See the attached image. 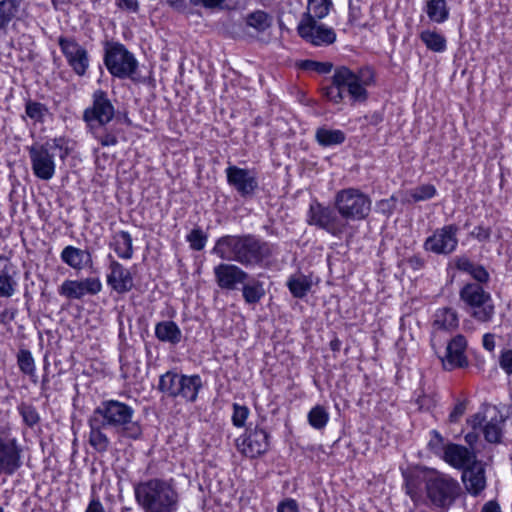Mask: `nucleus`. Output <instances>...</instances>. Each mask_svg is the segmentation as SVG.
I'll return each mask as SVG.
<instances>
[{
	"instance_id": "nucleus-1",
	"label": "nucleus",
	"mask_w": 512,
	"mask_h": 512,
	"mask_svg": "<svg viewBox=\"0 0 512 512\" xmlns=\"http://www.w3.org/2000/svg\"><path fill=\"white\" fill-rule=\"evenodd\" d=\"M135 410L118 400L102 401L88 418L89 444L99 453L110 447V439L104 429L114 430L119 437L137 440L142 436L140 423L134 420Z\"/></svg>"
},
{
	"instance_id": "nucleus-2",
	"label": "nucleus",
	"mask_w": 512,
	"mask_h": 512,
	"mask_svg": "<svg viewBox=\"0 0 512 512\" xmlns=\"http://www.w3.org/2000/svg\"><path fill=\"white\" fill-rule=\"evenodd\" d=\"M212 253L227 262L245 267L260 265L271 255L266 242L252 235H225L217 239Z\"/></svg>"
},
{
	"instance_id": "nucleus-3",
	"label": "nucleus",
	"mask_w": 512,
	"mask_h": 512,
	"mask_svg": "<svg viewBox=\"0 0 512 512\" xmlns=\"http://www.w3.org/2000/svg\"><path fill=\"white\" fill-rule=\"evenodd\" d=\"M134 497L143 512H177L180 494L173 479L148 478L134 484Z\"/></svg>"
},
{
	"instance_id": "nucleus-4",
	"label": "nucleus",
	"mask_w": 512,
	"mask_h": 512,
	"mask_svg": "<svg viewBox=\"0 0 512 512\" xmlns=\"http://www.w3.org/2000/svg\"><path fill=\"white\" fill-rule=\"evenodd\" d=\"M424 488L426 503L438 512H448L462 495L457 479L435 470L425 476Z\"/></svg>"
},
{
	"instance_id": "nucleus-5",
	"label": "nucleus",
	"mask_w": 512,
	"mask_h": 512,
	"mask_svg": "<svg viewBox=\"0 0 512 512\" xmlns=\"http://www.w3.org/2000/svg\"><path fill=\"white\" fill-rule=\"evenodd\" d=\"M66 144V140L59 137L29 148L31 167L37 178L45 181L53 178L56 168L55 157L64 159L69 154Z\"/></svg>"
},
{
	"instance_id": "nucleus-6",
	"label": "nucleus",
	"mask_w": 512,
	"mask_h": 512,
	"mask_svg": "<svg viewBox=\"0 0 512 512\" xmlns=\"http://www.w3.org/2000/svg\"><path fill=\"white\" fill-rule=\"evenodd\" d=\"M373 82V74L369 69L353 71L346 66L334 70L333 84L347 92L353 102H365L368 98L367 86Z\"/></svg>"
},
{
	"instance_id": "nucleus-7",
	"label": "nucleus",
	"mask_w": 512,
	"mask_h": 512,
	"mask_svg": "<svg viewBox=\"0 0 512 512\" xmlns=\"http://www.w3.org/2000/svg\"><path fill=\"white\" fill-rule=\"evenodd\" d=\"M334 204L338 214L347 223L349 220H364L371 211V199L356 188H346L338 191L335 195Z\"/></svg>"
},
{
	"instance_id": "nucleus-8",
	"label": "nucleus",
	"mask_w": 512,
	"mask_h": 512,
	"mask_svg": "<svg viewBox=\"0 0 512 512\" xmlns=\"http://www.w3.org/2000/svg\"><path fill=\"white\" fill-rule=\"evenodd\" d=\"M460 299L471 310L470 314L479 322H490L495 306L489 292L477 283L466 284L459 292Z\"/></svg>"
},
{
	"instance_id": "nucleus-9",
	"label": "nucleus",
	"mask_w": 512,
	"mask_h": 512,
	"mask_svg": "<svg viewBox=\"0 0 512 512\" xmlns=\"http://www.w3.org/2000/svg\"><path fill=\"white\" fill-rule=\"evenodd\" d=\"M307 223L325 230L334 237H341L348 228V223L341 218L337 210L323 206L317 201L310 204Z\"/></svg>"
},
{
	"instance_id": "nucleus-10",
	"label": "nucleus",
	"mask_w": 512,
	"mask_h": 512,
	"mask_svg": "<svg viewBox=\"0 0 512 512\" xmlns=\"http://www.w3.org/2000/svg\"><path fill=\"white\" fill-rule=\"evenodd\" d=\"M104 62L108 71L120 79H132L138 67L134 55L120 43H114L106 49Z\"/></svg>"
},
{
	"instance_id": "nucleus-11",
	"label": "nucleus",
	"mask_w": 512,
	"mask_h": 512,
	"mask_svg": "<svg viewBox=\"0 0 512 512\" xmlns=\"http://www.w3.org/2000/svg\"><path fill=\"white\" fill-rule=\"evenodd\" d=\"M23 450L17 439L0 431V476H13L23 465Z\"/></svg>"
},
{
	"instance_id": "nucleus-12",
	"label": "nucleus",
	"mask_w": 512,
	"mask_h": 512,
	"mask_svg": "<svg viewBox=\"0 0 512 512\" xmlns=\"http://www.w3.org/2000/svg\"><path fill=\"white\" fill-rule=\"evenodd\" d=\"M458 231L459 228L455 224H448L437 228L424 241V250L437 255L452 254L458 246Z\"/></svg>"
},
{
	"instance_id": "nucleus-13",
	"label": "nucleus",
	"mask_w": 512,
	"mask_h": 512,
	"mask_svg": "<svg viewBox=\"0 0 512 512\" xmlns=\"http://www.w3.org/2000/svg\"><path fill=\"white\" fill-rule=\"evenodd\" d=\"M93 104L84 110L83 119L89 125H107L115 115V108L103 90L94 91Z\"/></svg>"
},
{
	"instance_id": "nucleus-14",
	"label": "nucleus",
	"mask_w": 512,
	"mask_h": 512,
	"mask_svg": "<svg viewBox=\"0 0 512 512\" xmlns=\"http://www.w3.org/2000/svg\"><path fill=\"white\" fill-rule=\"evenodd\" d=\"M297 30L301 38L314 46L330 45L336 40V33L332 28L310 17H303Z\"/></svg>"
},
{
	"instance_id": "nucleus-15",
	"label": "nucleus",
	"mask_w": 512,
	"mask_h": 512,
	"mask_svg": "<svg viewBox=\"0 0 512 512\" xmlns=\"http://www.w3.org/2000/svg\"><path fill=\"white\" fill-rule=\"evenodd\" d=\"M102 282L98 277H87L79 280H65L58 292L69 300H81L85 296H94L101 292Z\"/></svg>"
},
{
	"instance_id": "nucleus-16",
	"label": "nucleus",
	"mask_w": 512,
	"mask_h": 512,
	"mask_svg": "<svg viewBox=\"0 0 512 512\" xmlns=\"http://www.w3.org/2000/svg\"><path fill=\"white\" fill-rule=\"evenodd\" d=\"M236 447L243 455L250 458L262 455L269 447L268 433L258 427L248 429L245 435L236 439Z\"/></svg>"
},
{
	"instance_id": "nucleus-17",
	"label": "nucleus",
	"mask_w": 512,
	"mask_h": 512,
	"mask_svg": "<svg viewBox=\"0 0 512 512\" xmlns=\"http://www.w3.org/2000/svg\"><path fill=\"white\" fill-rule=\"evenodd\" d=\"M58 44L69 66L77 75L83 76L89 66L87 50L73 38L60 37Z\"/></svg>"
},
{
	"instance_id": "nucleus-18",
	"label": "nucleus",
	"mask_w": 512,
	"mask_h": 512,
	"mask_svg": "<svg viewBox=\"0 0 512 512\" xmlns=\"http://www.w3.org/2000/svg\"><path fill=\"white\" fill-rule=\"evenodd\" d=\"M225 172L228 184L242 197L252 196L258 188L257 176L253 170L231 165L226 168Z\"/></svg>"
},
{
	"instance_id": "nucleus-19",
	"label": "nucleus",
	"mask_w": 512,
	"mask_h": 512,
	"mask_svg": "<svg viewBox=\"0 0 512 512\" xmlns=\"http://www.w3.org/2000/svg\"><path fill=\"white\" fill-rule=\"evenodd\" d=\"M109 265L106 275L107 285L117 294H126L134 287V278L131 271L124 267L111 255L108 256Z\"/></svg>"
},
{
	"instance_id": "nucleus-20",
	"label": "nucleus",
	"mask_w": 512,
	"mask_h": 512,
	"mask_svg": "<svg viewBox=\"0 0 512 512\" xmlns=\"http://www.w3.org/2000/svg\"><path fill=\"white\" fill-rule=\"evenodd\" d=\"M213 273L218 287L225 290H235L250 278L246 271L232 263L218 264Z\"/></svg>"
},
{
	"instance_id": "nucleus-21",
	"label": "nucleus",
	"mask_w": 512,
	"mask_h": 512,
	"mask_svg": "<svg viewBox=\"0 0 512 512\" xmlns=\"http://www.w3.org/2000/svg\"><path fill=\"white\" fill-rule=\"evenodd\" d=\"M443 459L453 468L463 471L477 463L475 451L454 443H449L444 447Z\"/></svg>"
},
{
	"instance_id": "nucleus-22",
	"label": "nucleus",
	"mask_w": 512,
	"mask_h": 512,
	"mask_svg": "<svg viewBox=\"0 0 512 512\" xmlns=\"http://www.w3.org/2000/svg\"><path fill=\"white\" fill-rule=\"evenodd\" d=\"M466 346L467 341L463 335H457L451 339L447 345L445 357L442 358V364L446 370L467 365V358L464 354Z\"/></svg>"
},
{
	"instance_id": "nucleus-23",
	"label": "nucleus",
	"mask_w": 512,
	"mask_h": 512,
	"mask_svg": "<svg viewBox=\"0 0 512 512\" xmlns=\"http://www.w3.org/2000/svg\"><path fill=\"white\" fill-rule=\"evenodd\" d=\"M461 479L466 491L471 496H479L486 488L485 469L478 462L465 469Z\"/></svg>"
},
{
	"instance_id": "nucleus-24",
	"label": "nucleus",
	"mask_w": 512,
	"mask_h": 512,
	"mask_svg": "<svg viewBox=\"0 0 512 512\" xmlns=\"http://www.w3.org/2000/svg\"><path fill=\"white\" fill-rule=\"evenodd\" d=\"M17 270L9 258L0 255V297H12L17 288Z\"/></svg>"
},
{
	"instance_id": "nucleus-25",
	"label": "nucleus",
	"mask_w": 512,
	"mask_h": 512,
	"mask_svg": "<svg viewBox=\"0 0 512 512\" xmlns=\"http://www.w3.org/2000/svg\"><path fill=\"white\" fill-rule=\"evenodd\" d=\"M60 258L63 263L74 270H82L92 265V256L89 251L68 245L61 251Z\"/></svg>"
},
{
	"instance_id": "nucleus-26",
	"label": "nucleus",
	"mask_w": 512,
	"mask_h": 512,
	"mask_svg": "<svg viewBox=\"0 0 512 512\" xmlns=\"http://www.w3.org/2000/svg\"><path fill=\"white\" fill-rule=\"evenodd\" d=\"M203 383L199 375H180L177 397L195 402Z\"/></svg>"
},
{
	"instance_id": "nucleus-27",
	"label": "nucleus",
	"mask_w": 512,
	"mask_h": 512,
	"mask_svg": "<svg viewBox=\"0 0 512 512\" xmlns=\"http://www.w3.org/2000/svg\"><path fill=\"white\" fill-rule=\"evenodd\" d=\"M155 335L158 340L173 345L178 344L182 338V332L178 325L173 321H162L156 324Z\"/></svg>"
},
{
	"instance_id": "nucleus-28",
	"label": "nucleus",
	"mask_w": 512,
	"mask_h": 512,
	"mask_svg": "<svg viewBox=\"0 0 512 512\" xmlns=\"http://www.w3.org/2000/svg\"><path fill=\"white\" fill-rule=\"evenodd\" d=\"M113 249L119 258L129 260L133 256L132 237L127 231H119L113 236Z\"/></svg>"
},
{
	"instance_id": "nucleus-29",
	"label": "nucleus",
	"mask_w": 512,
	"mask_h": 512,
	"mask_svg": "<svg viewBox=\"0 0 512 512\" xmlns=\"http://www.w3.org/2000/svg\"><path fill=\"white\" fill-rule=\"evenodd\" d=\"M433 325L436 329L452 330L458 326V316L452 308H440L434 315Z\"/></svg>"
},
{
	"instance_id": "nucleus-30",
	"label": "nucleus",
	"mask_w": 512,
	"mask_h": 512,
	"mask_svg": "<svg viewBox=\"0 0 512 512\" xmlns=\"http://www.w3.org/2000/svg\"><path fill=\"white\" fill-rule=\"evenodd\" d=\"M315 138L319 145L328 147L342 144L346 136L342 130L320 127L315 132Z\"/></svg>"
},
{
	"instance_id": "nucleus-31",
	"label": "nucleus",
	"mask_w": 512,
	"mask_h": 512,
	"mask_svg": "<svg viewBox=\"0 0 512 512\" xmlns=\"http://www.w3.org/2000/svg\"><path fill=\"white\" fill-rule=\"evenodd\" d=\"M242 285V296L246 304H256L265 296V289L262 282L250 279Z\"/></svg>"
},
{
	"instance_id": "nucleus-32",
	"label": "nucleus",
	"mask_w": 512,
	"mask_h": 512,
	"mask_svg": "<svg viewBox=\"0 0 512 512\" xmlns=\"http://www.w3.org/2000/svg\"><path fill=\"white\" fill-rule=\"evenodd\" d=\"M245 23L248 27L255 29L259 33H263L272 26L273 17L265 11L256 10L247 14Z\"/></svg>"
},
{
	"instance_id": "nucleus-33",
	"label": "nucleus",
	"mask_w": 512,
	"mask_h": 512,
	"mask_svg": "<svg viewBox=\"0 0 512 512\" xmlns=\"http://www.w3.org/2000/svg\"><path fill=\"white\" fill-rule=\"evenodd\" d=\"M419 37L426 48L433 52L442 53L447 48L445 36L435 30H424Z\"/></svg>"
},
{
	"instance_id": "nucleus-34",
	"label": "nucleus",
	"mask_w": 512,
	"mask_h": 512,
	"mask_svg": "<svg viewBox=\"0 0 512 512\" xmlns=\"http://www.w3.org/2000/svg\"><path fill=\"white\" fill-rule=\"evenodd\" d=\"M428 18L435 23L441 24L449 17V9L446 0H428L426 3Z\"/></svg>"
},
{
	"instance_id": "nucleus-35",
	"label": "nucleus",
	"mask_w": 512,
	"mask_h": 512,
	"mask_svg": "<svg viewBox=\"0 0 512 512\" xmlns=\"http://www.w3.org/2000/svg\"><path fill=\"white\" fill-rule=\"evenodd\" d=\"M503 419L501 416L491 417L483 426L484 438L489 443H499L502 438Z\"/></svg>"
},
{
	"instance_id": "nucleus-36",
	"label": "nucleus",
	"mask_w": 512,
	"mask_h": 512,
	"mask_svg": "<svg viewBox=\"0 0 512 512\" xmlns=\"http://www.w3.org/2000/svg\"><path fill=\"white\" fill-rule=\"evenodd\" d=\"M180 374L168 371L160 376L158 389L169 397L177 398Z\"/></svg>"
},
{
	"instance_id": "nucleus-37",
	"label": "nucleus",
	"mask_w": 512,
	"mask_h": 512,
	"mask_svg": "<svg viewBox=\"0 0 512 512\" xmlns=\"http://www.w3.org/2000/svg\"><path fill=\"white\" fill-rule=\"evenodd\" d=\"M332 7L331 0H308L307 13L303 17L320 20L326 17Z\"/></svg>"
},
{
	"instance_id": "nucleus-38",
	"label": "nucleus",
	"mask_w": 512,
	"mask_h": 512,
	"mask_svg": "<svg viewBox=\"0 0 512 512\" xmlns=\"http://www.w3.org/2000/svg\"><path fill=\"white\" fill-rule=\"evenodd\" d=\"M91 132L96 140L100 142L103 147L115 146L118 143L117 132L113 129H108L105 126L91 125Z\"/></svg>"
},
{
	"instance_id": "nucleus-39",
	"label": "nucleus",
	"mask_w": 512,
	"mask_h": 512,
	"mask_svg": "<svg viewBox=\"0 0 512 512\" xmlns=\"http://www.w3.org/2000/svg\"><path fill=\"white\" fill-rule=\"evenodd\" d=\"M287 285L291 294L296 298H303L311 289V281L304 275L290 277Z\"/></svg>"
},
{
	"instance_id": "nucleus-40",
	"label": "nucleus",
	"mask_w": 512,
	"mask_h": 512,
	"mask_svg": "<svg viewBox=\"0 0 512 512\" xmlns=\"http://www.w3.org/2000/svg\"><path fill=\"white\" fill-rule=\"evenodd\" d=\"M307 418L313 428L320 430L327 425L329 414L323 406L316 405L309 411Z\"/></svg>"
},
{
	"instance_id": "nucleus-41",
	"label": "nucleus",
	"mask_w": 512,
	"mask_h": 512,
	"mask_svg": "<svg viewBox=\"0 0 512 512\" xmlns=\"http://www.w3.org/2000/svg\"><path fill=\"white\" fill-rule=\"evenodd\" d=\"M17 13V4L14 0L0 1V30L4 29Z\"/></svg>"
},
{
	"instance_id": "nucleus-42",
	"label": "nucleus",
	"mask_w": 512,
	"mask_h": 512,
	"mask_svg": "<svg viewBox=\"0 0 512 512\" xmlns=\"http://www.w3.org/2000/svg\"><path fill=\"white\" fill-rule=\"evenodd\" d=\"M17 364L22 373L30 376H33L35 374L34 358L29 350H19L17 354Z\"/></svg>"
},
{
	"instance_id": "nucleus-43",
	"label": "nucleus",
	"mask_w": 512,
	"mask_h": 512,
	"mask_svg": "<svg viewBox=\"0 0 512 512\" xmlns=\"http://www.w3.org/2000/svg\"><path fill=\"white\" fill-rule=\"evenodd\" d=\"M26 115L35 122H43L48 113L47 107L36 101H27L25 106Z\"/></svg>"
},
{
	"instance_id": "nucleus-44",
	"label": "nucleus",
	"mask_w": 512,
	"mask_h": 512,
	"mask_svg": "<svg viewBox=\"0 0 512 512\" xmlns=\"http://www.w3.org/2000/svg\"><path fill=\"white\" fill-rule=\"evenodd\" d=\"M436 194V188L432 184H424L416 187L411 192V197L415 202L431 199Z\"/></svg>"
},
{
	"instance_id": "nucleus-45",
	"label": "nucleus",
	"mask_w": 512,
	"mask_h": 512,
	"mask_svg": "<svg viewBox=\"0 0 512 512\" xmlns=\"http://www.w3.org/2000/svg\"><path fill=\"white\" fill-rule=\"evenodd\" d=\"M187 241L193 250L200 251L206 245L207 236L200 228H196L187 235Z\"/></svg>"
},
{
	"instance_id": "nucleus-46",
	"label": "nucleus",
	"mask_w": 512,
	"mask_h": 512,
	"mask_svg": "<svg viewBox=\"0 0 512 512\" xmlns=\"http://www.w3.org/2000/svg\"><path fill=\"white\" fill-rule=\"evenodd\" d=\"M249 415V409L246 406L234 404L232 422L236 427H243Z\"/></svg>"
},
{
	"instance_id": "nucleus-47",
	"label": "nucleus",
	"mask_w": 512,
	"mask_h": 512,
	"mask_svg": "<svg viewBox=\"0 0 512 512\" xmlns=\"http://www.w3.org/2000/svg\"><path fill=\"white\" fill-rule=\"evenodd\" d=\"M302 67L305 70L315 71L319 74H327L331 72L333 65L330 62H318L313 60H306L303 62Z\"/></svg>"
},
{
	"instance_id": "nucleus-48",
	"label": "nucleus",
	"mask_w": 512,
	"mask_h": 512,
	"mask_svg": "<svg viewBox=\"0 0 512 512\" xmlns=\"http://www.w3.org/2000/svg\"><path fill=\"white\" fill-rule=\"evenodd\" d=\"M20 414L23 417L24 422L28 426H34L39 421V415L36 409L30 405H22L20 408Z\"/></svg>"
},
{
	"instance_id": "nucleus-49",
	"label": "nucleus",
	"mask_w": 512,
	"mask_h": 512,
	"mask_svg": "<svg viewBox=\"0 0 512 512\" xmlns=\"http://www.w3.org/2000/svg\"><path fill=\"white\" fill-rule=\"evenodd\" d=\"M498 363L507 375H512V349L501 350Z\"/></svg>"
},
{
	"instance_id": "nucleus-50",
	"label": "nucleus",
	"mask_w": 512,
	"mask_h": 512,
	"mask_svg": "<svg viewBox=\"0 0 512 512\" xmlns=\"http://www.w3.org/2000/svg\"><path fill=\"white\" fill-rule=\"evenodd\" d=\"M325 96L333 103H340L344 99V93L340 87L333 84L324 88Z\"/></svg>"
},
{
	"instance_id": "nucleus-51",
	"label": "nucleus",
	"mask_w": 512,
	"mask_h": 512,
	"mask_svg": "<svg viewBox=\"0 0 512 512\" xmlns=\"http://www.w3.org/2000/svg\"><path fill=\"white\" fill-rule=\"evenodd\" d=\"M467 400L459 401L449 414V421L451 423H457L460 418L465 414L467 409Z\"/></svg>"
},
{
	"instance_id": "nucleus-52",
	"label": "nucleus",
	"mask_w": 512,
	"mask_h": 512,
	"mask_svg": "<svg viewBox=\"0 0 512 512\" xmlns=\"http://www.w3.org/2000/svg\"><path fill=\"white\" fill-rule=\"evenodd\" d=\"M470 235L480 242H486L490 240L491 229L489 227L479 225L473 229Z\"/></svg>"
},
{
	"instance_id": "nucleus-53",
	"label": "nucleus",
	"mask_w": 512,
	"mask_h": 512,
	"mask_svg": "<svg viewBox=\"0 0 512 512\" xmlns=\"http://www.w3.org/2000/svg\"><path fill=\"white\" fill-rule=\"evenodd\" d=\"M194 5H201L206 9H223L226 0H189Z\"/></svg>"
},
{
	"instance_id": "nucleus-54",
	"label": "nucleus",
	"mask_w": 512,
	"mask_h": 512,
	"mask_svg": "<svg viewBox=\"0 0 512 512\" xmlns=\"http://www.w3.org/2000/svg\"><path fill=\"white\" fill-rule=\"evenodd\" d=\"M277 512H299L298 503L292 498H286L278 503Z\"/></svg>"
},
{
	"instance_id": "nucleus-55",
	"label": "nucleus",
	"mask_w": 512,
	"mask_h": 512,
	"mask_svg": "<svg viewBox=\"0 0 512 512\" xmlns=\"http://www.w3.org/2000/svg\"><path fill=\"white\" fill-rule=\"evenodd\" d=\"M406 493L410 496L413 501H416L419 497L418 487L416 480L412 476L405 477Z\"/></svg>"
},
{
	"instance_id": "nucleus-56",
	"label": "nucleus",
	"mask_w": 512,
	"mask_h": 512,
	"mask_svg": "<svg viewBox=\"0 0 512 512\" xmlns=\"http://www.w3.org/2000/svg\"><path fill=\"white\" fill-rule=\"evenodd\" d=\"M484 422H487L486 417L481 412H478L467 419L468 425L471 426L473 430H482L485 425Z\"/></svg>"
},
{
	"instance_id": "nucleus-57",
	"label": "nucleus",
	"mask_w": 512,
	"mask_h": 512,
	"mask_svg": "<svg viewBox=\"0 0 512 512\" xmlns=\"http://www.w3.org/2000/svg\"><path fill=\"white\" fill-rule=\"evenodd\" d=\"M470 275L480 283H485L489 280L488 272L480 265H475Z\"/></svg>"
},
{
	"instance_id": "nucleus-58",
	"label": "nucleus",
	"mask_w": 512,
	"mask_h": 512,
	"mask_svg": "<svg viewBox=\"0 0 512 512\" xmlns=\"http://www.w3.org/2000/svg\"><path fill=\"white\" fill-rule=\"evenodd\" d=\"M455 266L458 270L471 274L475 264L471 262L467 257H458L455 261Z\"/></svg>"
},
{
	"instance_id": "nucleus-59",
	"label": "nucleus",
	"mask_w": 512,
	"mask_h": 512,
	"mask_svg": "<svg viewBox=\"0 0 512 512\" xmlns=\"http://www.w3.org/2000/svg\"><path fill=\"white\" fill-rule=\"evenodd\" d=\"M364 120L369 125L377 126L383 121V114L379 111H375L365 115Z\"/></svg>"
},
{
	"instance_id": "nucleus-60",
	"label": "nucleus",
	"mask_w": 512,
	"mask_h": 512,
	"mask_svg": "<svg viewBox=\"0 0 512 512\" xmlns=\"http://www.w3.org/2000/svg\"><path fill=\"white\" fill-rule=\"evenodd\" d=\"M482 343H483V347L487 351L493 352L495 349V346H496L494 334H492V333L484 334Z\"/></svg>"
},
{
	"instance_id": "nucleus-61",
	"label": "nucleus",
	"mask_w": 512,
	"mask_h": 512,
	"mask_svg": "<svg viewBox=\"0 0 512 512\" xmlns=\"http://www.w3.org/2000/svg\"><path fill=\"white\" fill-rule=\"evenodd\" d=\"M117 5L121 9L130 10L136 12L138 10V2L137 0H118Z\"/></svg>"
},
{
	"instance_id": "nucleus-62",
	"label": "nucleus",
	"mask_w": 512,
	"mask_h": 512,
	"mask_svg": "<svg viewBox=\"0 0 512 512\" xmlns=\"http://www.w3.org/2000/svg\"><path fill=\"white\" fill-rule=\"evenodd\" d=\"M407 263L413 270H420L425 265L424 259L417 255L410 257L407 260Z\"/></svg>"
},
{
	"instance_id": "nucleus-63",
	"label": "nucleus",
	"mask_w": 512,
	"mask_h": 512,
	"mask_svg": "<svg viewBox=\"0 0 512 512\" xmlns=\"http://www.w3.org/2000/svg\"><path fill=\"white\" fill-rule=\"evenodd\" d=\"M85 512H105V509L98 498H93L89 502Z\"/></svg>"
},
{
	"instance_id": "nucleus-64",
	"label": "nucleus",
	"mask_w": 512,
	"mask_h": 512,
	"mask_svg": "<svg viewBox=\"0 0 512 512\" xmlns=\"http://www.w3.org/2000/svg\"><path fill=\"white\" fill-rule=\"evenodd\" d=\"M481 512H501V509L496 501L491 500L484 504Z\"/></svg>"
}]
</instances>
